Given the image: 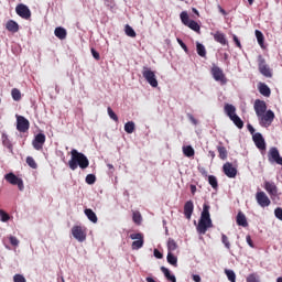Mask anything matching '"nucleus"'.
I'll return each mask as SVG.
<instances>
[{
	"instance_id": "obj_37",
	"label": "nucleus",
	"mask_w": 282,
	"mask_h": 282,
	"mask_svg": "<svg viewBox=\"0 0 282 282\" xmlns=\"http://www.w3.org/2000/svg\"><path fill=\"white\" fill-rule=\"evenodd\" d=\"M124 32H126L127 36H130V39H135V36H137L135 31L129 24H127L124 26Z\"/></svg>"
},
{
	"instance_id": "obj_33",
	"label": "nucleus",
	"mask_w": 282,
	"mask_h": 282,
	"mask_svg": "<svg viewBox=\"0 0 282 282\" xmlns=\"http://www.w3.org/2000/svg\"><path fill=\"white\" fill-rule=\"evenodd\" d=\"M208 183L210 184L212 188H214V191H217V188H219V183L217 182V177L215 175L208 176Z\"/></svg>"
},
{
	"instance_id": "obj_51",
	"label": "nucleus",
	"mask_w": 282,
	"mask_h": 282,
	"mask_svg": "<svg viewBox=\"0 0 282 282\" xmlns=\"http://www.w3.org/2000/svg\"><path fill=\"white\" fill-rule=\"evenodd\" d=\"M274 215H275L276 219H280V221H282V208L281 207H276L274 209Z\"/></svg>"
},
{
	"instance_id": "obj_50",
	"label": "nucleus",
	"mask_w": 282,
	"mask_h": 282,
	"mask_svg": "<svg viewBox=\"0 0 282 282\" xmlns=\"http://www.w3.org/2000/svg\"><path fill=\"white\" fill-rule=\"evenodd\" d=\"M176 41H177L178 45L182 47V50H184V52H186V54H188V46H186L184 41H182V39H180V37Z\"/></svg>"
},
{
	"instance_id": "obj_4",
	"label": "nucleus",
	"mask_w": 282,
	"mask_h": 282,
	"mask_svg": "<svg viewBox=\"0 0 282 282\" xmlns=\"http://www.w3.org/2000/svg\"><path fill=\"white\" fill-rule=\"evenodd\" d=\"M210 74L214 80H216V83H220V85H226V83H228V78H226V74H224V69H221L219 66L215 64L210 68Z\"/></svg>"
},
{
	"instance_id": "obj_55",
	"label": "nucleus",
	"mask_w": 282,
	"mask_h": 282,
	"mask_svg": "<svg viewBox=\"0 0 282 282\" xmlns=\"http://www.w3.org/2000/svg\"><path fill=\"white\" fill-rule=\"evenodd\" d=\"M154 257H155L156 259H162V257H164V256L162 254V252H160V250L154 249Z\"/></svg>"
},
{
	"instance_id": "obj_12",
	"label": "nucleus",
	"mask_w": 282,
	"mask_h": 282,
	"mask_svg": "<svg viewBox=\"0 0 282 282\" xmlns=\"http://www.w3.org/2000/svg\"><path fill=\"white\" fill-rule=\"evenodd\" d=\"M17 129L20 133H25L30 130V121L23 116H17Z\"/></svg>"
},
{
	"instance_id": "obj_59",
	"label": "nucleus",
	"mask_w": 282,
	"mask_h": 282,
	"mask_svg": "<svg viewBox=\"0 0 282 282\" xmlns=\"http://www.w3.org/2000/svg\"><path fill=\"white\" fill-rule=\"evenodd\" d=\"M189 188H191L192 195H195V193H197V186L196 185H191Z\"/></svg>"
},
{
	"instance_id": "obj_16",
	"label": "nucleus",
	"mask_w": 282,
	"mask_h": 282,
	"mask_svg": "<svg viewBox=\"0 0 282 282\" xmlns=\"http://www.w3.org/2000/svg\"><path fill=\"white\" fill-rule=\"evenodd\" d=\"M269 160L270 162H275L276 164H280V166H282V158H281V154L279 153V149L276 148L270 149Z\"/></svg>"
},
{
	"instance_id": "obj_13",
	"label": "nucleus",
	"mask_w": 282,
	"mask_h": 282,
	"mask_svg": "<svg viewBox=\"0 0 282 282\" xmlns=\"http://www.w3.org/2000/svg\"><path fill=\"white\" fill-rule=\"evenodd\" d=\"M258 118L262 127H270V124H272V122L274 121V112L272 110H268Z\"/></svg>"
},
{
	"instance_id": "obj_19",
	"label": "nucleus",
	"mask_w": 282,
	"mask_h": 282,
	"mask_svg": "<svg viewBox=\"0 0 282 282\" xmlns=\"http://www.w3.org/2000/svg\"><path fill=\"white\" fill-rule=\"evenodd\" d=\"M43 144H45V135L43 133H37L32 145L36 151H41V149H43Z\"/></svg>"
},
{
	"instance_id": "obj_23",
	"label": "nucleus",
	"mask_w": 282,
	"mask_h": 282,
	"mask_svg": "<svg viewBox=\"0 0 282 282\" xmlns=\"http://www.w3.org/2000/svg\"><path fill=\"white\" fill-rule=\"evenodd\" d=\"M236 223L238 226H242V228H248V219L246 218V214L242 212L238 213Z\"/></svg>"
},
{
	"instance_id": "obj_57",
	"label": "nucleus",
	"mask_w": 282,
	"mask_h": 282,
	"mask_svg": "<svg viewBox=\"0 0 282 282\" xmlns=\"http://www.w3.org/2000/svg\"><path fill=\"white\" fill-rule=\"evenodd\" d=\"M192 279L194 282H202V276L197 275V274H193Z\"/></svg>"
},
{
	"instance_id": "obj_45",
	"label": "nucleus",
	"mask_w": 282,
	"mask_h": 282,
	"mask_svg": "<svg viewBox=\"0 0 282 282\" xmlns=\"http://www.w3.org/2000/svg\"><path fill=\"white\" fill-rule=\"evenodd\" d=\"M221 241L225 248H227V250H230V240H228V236H226V234L221 235Z\"/></svg>"
},
{
	"instance_id": "obj_53",
	"label": "nucleus",
	"mask_w": 282,
	"mask_h": 282,
	"mask_svg": "<svg viewBox=\"0 0 282 282\" xmlns=\"http://www.w3.org/2000/svg\"><path fill=\"white\" fill-rule=\"evenodd\" d=\"M91 55L94 57L95 61H100V53H98L97 51H95L94 48H91Z\"/></svg>"
},
{
	"instance_id": "obj_29",
	"label": "nucleus",
	"mask_w": 282,
	"mask_h": 282,
	"mask_svg": "<svg viewBox=\"0 0 282 282\" xmlns=\"http://www.w3.org/2000/svg\"><path fill=\"white\" fill-rule=\"evenodd\" d=\"M183 153H184L185 158H194L195 149H193V147H191V145L183 147Z\"/></svg>"
},
{
	"instance_id": "obj_56",
	"label": "nucleus",
	"mask_w": 282,
	"mask_h": 282,
	"mask_svg": "<svg viewBox=\"0 0 282 282\" xmlns=\"http://www.w3.org/2000/svg\"><path fill=\"white\" fill-rule=\"evenodd\" d=\"M234 43H236V45L241 48V42L239 41V37H237V35H234Z\"/></svg>"
},
{
	"instance_id": "obj_31",
	"label": "nucleus",
	"mask_w": 282,
	"mask_h": 282,
	"mask_svg": "<svg viewBox=\"0 0 282 282\" xmlns=\"http://www.w3.org/2000/svg\"><path fill=\"white\" fill-rule=\"evenodd\" d=\"M196 52H197L198 56H202V58H205V56H206V46H204V44L197 42L196 43Z\"/></svg>"
},
{
	"instance_id": "obj_30",
	"label": "nucleus",
	"mask_w": 282,
	"mask_h": 282,
	"mask_svg": "<svg viewBox=\"0 0 282 282\" xmlns=\"http://www.w3.org/2000/svg\"><path fill=\"white\" fill-rule=\"evenodd\" d=\"M217 151L219 153L220 160H227L228 159V150H226V147L224 145H218Z\"/></svg>"
},
{
	"instance_id": "obj_14",
	"label": "nucleus",
	"mask_w": 282,
	"mask_h": 282,
	"mask_svg": "<svg viewBox=\"0 0 282 282\" xmlns=\"http://www.w3.org/2000/svg\"><path fill=\"white\" fill-rule=\"evenodd\" d=\"M253 109L256 111V116L259 118L260 116H263L265 111H268V105L261 99H256Z\"/></svg>"
},
{
	"instance_id": "obj_27",
	"label": "nucleus",
	"mask_w": 282,
	"mask_h": 282,
	"mask_svg": "<svg viewBox=\"0 0 282 282\" xmlns=\"http://www.w3.org/2000/svg\"><path fill=\"white\" fill-rule=\"evenodd\" d=\"M256 34V39L258 41V45H260V47H265V36H263V33L259 30L254 31Z\"/></svg>"
},
{
	"instance_id": "obj_64",
	"label": "nucleus",
	"mask_w": 282,
	"mask_h": 282,
	"mask_svg": "<svg viewBox=\"0 0 282 282\" xmlns=\"http://www.w3.org/2000/svg\"><path fill=\"white\" fill-rule=\"evenodd\" d=\"M276 282H282V276L278 278Z\"/></svg>"
},
{
	"instance_id": "obj_60",
	"label": "nucleus",
	"mask_w": 282,
	"mask_h": 282,
	"mask_svg": "<svg viewBox=\"0 0 282 282\" xmlns=\"http://www.w3.org/2000/svg\"><path fill=\"white\" fill-rule=\"evenodd\" d=\"M218 10H219L220 14H223L224 17H226L228 14V12H226L224 10V8H221V6H218Z\"/></svg>"
},
{
	"instance_id": "obj_9",
	"label": "nucleus",
	"mask_w": 282,
	"mask_h": 282,
	"mask_svg": "<svg viewBox=\"0 0 282 282\" xmlns=\"http://www.w3.org/2000/svg\"><path fill=\"white\" fill-rule=\"evenodd\" d=\"M4 180L9 184H12V186H18L19 191H23V188H25V186L23 185V178L15 176V174L12 172L6 174Z\"/></svg>"
},
{
	"instance_id": "obj_35",
	"label": "nucleus",
	"mask_w": 282,
	"mask_h": 282,
	"mask_svg": "<svg viewBox=\"0 0 282 282\" xmlns=\"http://www.w3.org/2000/svg\"><path fill=\"white\" fill-rule=\"evenodd\" d=\"M167 250L169 252H175L177 250V242L173 238H170L167 241Z\"/></svg>"
},
{
	"instance_id": "obj_32",
	"label": "nucleus",
	"mask_w": 282,
	"mask_h": 282,
	"mask_svg": "<svg viewBox=\"0 0 282 282\" xmlns=\"http://www.w3.org/2000/svg\"><path fill=\"white\" fill-rule=\"evenodd\" d=\"M167 263L174 268H177V258L175 254H173V252H167Z\"/></svg>"
},
{
	"instance_id": "obj_24",
	"label": "nucleus",
	"mask_w": 282,
	"mask_h": 282,
	"mask_svg": "<svg viewBox=\"0 0 282 282\" xmlns=\"http://www.w3.org/2000/svg\"><path fill=\"white\" fill-rule=\"evenodd\" d=\"M54 34L59 41H65L67 39V30L63 26H57L54 31Z\"/></svg>"
},
{
	"instance_id": "obj_58",
	"label": "nucleus",
	"mask_w": 282,
	"mask_h": 282,
	"mask_svg": "<svg viewBox=\"0 0 282 282\" xmlns=\"http://www.w3.org/2000/svg\"><path fill=\"white\" fill-rule=\"evenodd\" d=\"M247 129H248V131L251 133V135H254V127H252V124H248L247 126Z\"/></svg>"
},
{
	"instance_id": "obj_54",
	"label": "nucleus",
	"mask_w": 282,
	"mask_h": 282,
	"mask_svg": "<svg viewBox=\"0 0 282 282\" xmlns=\"http://www.w3.org/2000/svg\"><path fill=\"white\" fill-rule=\"evenodd\" d=\"M246 241L248 246H250V248H254V242H252V238L250 237V235L246 236Z\"/></svg>"
},
{
	"instance_id": "obj_44",
	"label": "nucleus",
	"mask_w": 282,
	"mask_h": 282,
	"mask_svg": "<svg viewBox=\"0 0 282 282\" xmlns=\"http://www.w3.org/2000/svg\"><path fill=\"white\" fill-rule=\"evenodd\" d=\"M107 111H108L109 118H111V120H113L115 122H118V115L113 112V109H111V107H108Z\"/></svg>"
},
{
	"instance_id": "obj_49",
	"label": "nucleus",
	"mask_w": 282,
	"mask_h": 282,
	"mask_svg": "<svg viewBox=\"0 0 282 282\" xmlns=\"http://www.w3.org/2000/svg\"><path fill=\"white\" fill-rule=\"evenodd\" d=\"M13 282H28V280H25V276H23V274H15L13 275Z\"/></svg>"
},
{
	"instance_id": "obj_40",
	"label": "nucleus",
	"mask_w": 282,
	"mask_h": 282,
	"mask_svg": "<svg viewBox=\"0 0 282 282\" xmlns=\"http://www.w3.org/2000/svg\"><path fill=\"white\" fill-rule=\"evenodd\" d=\"M180 17L182 23H184L185 25H187L192 21L191 18L188 17V12L186 11L181 12Z\"/></svg>"
},
{
	"instance_id": "obj_20",
	"label": "nucleus",
	"mask_w": 282,
	"mask_h": 282,
	"mask_svg": "<svg viewBox=\"0 0 282 282\" xmlns=\"http://www.w3.org/2000/svg\"><path fill=\"white\" fill-rule=\"evenodd\" d=\"M193 210H195V205L193 204V200H187L184 205V216L187 219H191V217H193Z\"/></svg>"
},
{
	"instance_id": "obj_52",
	"label": "nucleus",
	"mask_w": 282,
	"mask_h": 282,
	"mask_svg": "<svg viewBox=\"0 0 282 282\" xmlns=\"http://www.w3.org/2000/svg\"><path fill=\"white\" fill-rule=\"evenodd\" d=\"M9 241H10L11 246H15V247L19 246V239H17V237H14V236H10Z\"/></svg>"
},
{
	"instance_id": "obj_38",
	"label": "nucleus",
	"mask_w": 282,
	"mask_h": 282,
	"mask_svg": "<svg viewBox=\"0 0 282 282\" xmlns=\"http://www.w3.org/2000/svg\"><path fill=\"white\" fill-rule=\"evenodd\" d=\"M132 220L134 224H137V226H140L142 224V215L140 214V212L133 213Z\"/></svg>"
},
{
	"instance_id": "obj_8",
	"label": "nucleus",
	"mask_w": 282,
	"mask_h": 282,
	"mask_svg": "<svg viewBox=\"0 0 282 282\" xmlns=\"http://www.w3.org/2000/svg\"><path fill=\"white\" fill-rule=\"evenodd\" d=\"M142 76L151 85V87H158V78L155 77V72L151 70V68L144 66L142 70Z\"/></svg>"
},
{
	"instance_id": "obj_26",
	"label": "nucleus",
	"mask_w": 282,
	"mask_h": 282,
	"mask_svg": "<svg viewBox=\"0 0 282 282\" xmlns=\"http://www.w3.org/2000/svg\"><path fill=\"white\" fill-rule=\"evenodd\" d=\"M161 272L164 274L165 279L171 282H177V278L174 274H171V270L166 267H161Z\"/></svg>"
},
{
	"instance_id": "obj_42",
	"label": "nucleus",
	"mask_w": 282,
	"mask_h": 282,
	"mask_svg": "<svg viewBox=\"0 0 282 282\" xmlns=\"http://www.w3.org/2000/svg\"><path fill=\"white\" fill-rule=\"evenodd\" d=\"M26 164L31 167V169H37L39 165L36 164V161H34V158L32 156H28L26 158Z\"/></svg>"
},
{
	"instance_id": "obj_15",
	"label": "nucleus",
	"mask_w": 282,
	"mask_h": 282,
	"mask_svg": "<svg viewBox=\"0 0 282 282\" xmlns=\"http://www.w3.org/2000/svg\"><path fill=\"white\" fill-rule=\"evenodd\" d=\"M15 12L19 17H21V19H30L32 17V12L25 4H18Z\"/></svg>"
},
{
	"instance_id": "obj_61",
	"label": "nucleus",
	"mask_w": 282,
	"mask_h": 282,
	"mask_svg": "<svg viewBox=\"0 0 282 282\" xmlns=\"http://www.w3.org/2000/svg\"><path fill=\"white\" fill-rule=\"evenodd\" d=\"M189 120H191V122H193V124H197V119H195V117H193V115H189Z\"/></svg>"
},
{
	"instance_id": "obj_46",
	"label": "nucleus",
	"mask_w": 282,
	"mask_h": 282,
	"mask_svg": "<svg viewBox=\"0 0 282 282\" xmlns=\"http://www.w3.org/2000/svg\"><path fill=\"white\" fill-rule=\"evenodd\" d=\"M0 219L1 221H10V215L6 212H3V209H0Z\"/></svg>"
},
{
	"instance_id": "obj_25",
	"label": "nucleus",
	"mask_w": 282,
	"mask_h": 282,
	"mask_svg": "<svg viewBox=\"0 0 282 282\" xmlns=\"http://www.w3.org/2000/svg\"><path fill=\"white\" fill-rule=\"evenodd\" d=\"M6 29L8 32H12L14 34L19 32V23H17L14 20H9L6 24Z\"/></svg>"
},
{
	"instance_id": "obj_5",
	"label": "nucleus",
	"mask_w": 282,
	"mask_h": 282,
	"mask_svg": "<svg viewBox=\"0 0 282 282\" xmlns=\"http://www.w3.org/2000/svg\"><path fill=\"white\" fill-rule=\"evenodd\" d=\"M72 235H73L74 239L79 241V243H83V241H86V239H87V228H85L83 226H78V225L73 226Z\"/></svg>"
},
{
	"instance_id": "obj_2",
	"label": "nucleus",
	"mask_w": 282,
	"mask_h": 282,
	"mask_svg": "<svg viewBox=\"0 0 282 282\" xmlns=\"http://www.w3.org/2000/svg\"><path fill=\"white\" fill-rule=\"evenodd\" d=\"M70 155H72V158L68 161L70 171H76V169H78V166L82 170L88 169L89 159H87V156L84 153L78 152V150H76V149H73L70 151Z\"/></svg>"
},
{
	"instance_id": "obj_21",
	"label": "nucleus",
	"mask_w": 282,
	"mask_h": 282,
	"mask_svg": "<svg viewBox=\"0 0 282 282\" xmlns=\"http://www.w3.org/2000/svg\"><path fill=\"white\" fill-rule=\"evenodd\" d=\"M258 90L261 94V96H264L265 98H270L272 90L265 83H259L258 84Z\"/></svg>"
},
{
	"instance_id": "obj_39",
	"label": "nucleus",
	"mask_w": 282,
	"mask_h": 282,
	"mask_svg": "<svg viewBox=\"0 0 282 282\" xmlns=\"http://www.w3.org/2000/svg\"><path fill=\"white\" fill-rule=\"evenodd\" d=\"M11 96L13 100H15V102H19V100H21V90H19L18 88H13L11 90Z\"/></svg>"
},
{
	"instance_id": "obj_63",
	"label": "nucleus",
	"mask_w": 282,
	"mask_h": 282,
	"mask_svg": "<svg viewBox=\"0 0 282 282\" xmlns=\"http://www.w3.org/2000/svg\"><path fill=\"white\" fill-rule=\"evenodd\" d=\"M145 281H147V282H156V281H154V279L151 278V276L145 278Z\"/></svg>"
},
{
	"instance_id": "obj_6",
	"label": "nucleus",
	"mask_w": 282,
	"mask_h": 282,
	"mask_svg": "<svg viewBox=\"0 0 282 282\" xmlns=\"http://www.w3.org/2000/svg\"><path fill=\"white\" fill-rule=\"evenodd\" d=\"M258 69L265 78H272V69L268 66L265 58L261 55L258 56Z\"/></svg>"
},
{
	"instance_id": "obj_34",
	"label": "nucleus",
	"mask_w": 282,
	"mask_h": 282,
	"mask_svg": "<svg viewBox=\"0 0 282 282\" xmlns=\"http://www.w3.org/2000/svg\"><path fill=\"white\" fill-rule=\"evenodd\" d=\"M124 131L126 133H133L135 131V123L133 121H128L124 124Z\"/></svg>"
},
{
	"instance_id": "obj_28",
	"label": "nucleus",
	"mask_w": 282,
	"mask_h": 282,
	"mask_svg": "<svg viewBox=\"0 0 282 282\" xmlns=\"http://www.w3.org/2000/svg\"><path fill=\"white\" fill-rule=\"evenodd\" d=\"M86 217L91 221L93 224H98V216H96V213H94L91 209H85L84 210Z\"/></svg>"
},
{
	"instance_id": "obj_10",
	"label": "nucleus",
	"mask_w": 282,
	"mask_h": 282,
	"mask_svg": "<svg viewBox=\"0 0 282 282\" xmlns=\"http://www.w3.org/2000/svg\"><path fill=\"white\" fill-rule=\"evenodd\" d=\"M256 200L261 208H268V206L272 204V200H270V197H268V194H265V192L263 191H259L256 193Z\"/></svg>"
},
{
	"instance_id": "obj_43",
	"label": "nucleus",
	"mask_w": 282,
	"mask_h": 282,
	"mask_svg": "<svg viewBox=\"0 0 282 282\" xmlns=\"http://www.w3.org/2000/svg\"><path fill=\"white\" fill-rule=\"evenodd\" d=\"M2 144L3 147H7V149H12V143L7 134H2Z\"/></svg>"
},
{
	"instance_id": "obj_48",
	"label": "nucleus",
	"mask_w": 282,
	"mask_h": 282,
	"mask_svg": "<svg viewBox=\"0 0 282 282\" xmlns=\"http://www.w3.org/2000/svg\"><path fill=\"white\" fill-rule=\"evenodd\" d=\"M247 282H259V275L257 273H251L247 276Z\"/></svg>"
},
{
	"instance_id": "obj_7",
	"label": "nucleus",
	"mask_w": 282,
	"mask_h": 282,
	"mask_svg": "<svg viewBox=\"0 0 282 282\" xmlns=\"http://www.w3.org/2000/svg\"><path fill=\"white\" fill-rule=\"evenodd\" d=\"M263 188L270 195L272 202H275L276 197H279V187H276V184L274 182L264 181Z\"/></svg>"
},
{
	"instance_id": "obj_22",
	"label": "nucleus",
	"mask_w": 282,
	"mask_h": 282,
	"mask_svg": "<svg viewBox=\"0 0 282 282\" xmlns=\"http://www.w3.org/2000/svg\"><path fill=\"white\" fill-rule=\"evenodd\" d=\"M213 36L216 43H220V45H228V40H226V34L217 31L216 33L213 34Z\"/></svg>"
},
{
	"instance_id": "obj_11",
	"label": "nucleus",
	"mask_w": 282,
	"mask_h": 282,
	"mask_svg": "<svg viewBox=\"0 0 282 282\" xmlns=\"http://www.w3.org/2000/svg\"><path fill=\"white\" fill-rule=\"evenodd\" d=\"M130 239L133 240L132 242V250H140L144 246V235L138 232V234H131Z\"/></svg>"
},
{
	"instance_id": "obj_17",
	"label": "nucleus",
	"mask_w": 282,
	"mask_h": 282,
	"mask_svg": "<svg viewBox=\"0 0 282 282\" xmlns=\"http://www.w3.org/2000/svg\"><path fill=\"white\" fill-rule=\"evenodd\" d=\"M223 171L227 177L235 178L237 177V170L232 166V163L227 162L223 166Z\"/></svg>"
},
{
	"instance_id": "obj_62",
	"label": "nucleus",
	"mask_w": 282,
	"mask_h": 282,
	"mask_svg": "<svg viewBox=\"0 0 282 282\" xmlns=\"http://www.w3.org/2000/svg\"><path fill=\"white\" fill-rule=\"evenodd\" d=\"M208 155L209 158H212V160H215V156H216L215 151H209Z\"/></svg>"
},
{
	"instance_id": "obj_41",
	"label": "nucleus",
	"mask_w": 282,
	"mask_h": 282,
	"mask_svg": "<svg viewBox=\"0 0 282 282\" xmlns=\"http://www.w3.org/2000/svg\"><path fill=\"white\" fill-rule=\"evenodd\" d=\"M186 26L194 32H199L200 30L199 23L195 22L194 20H192Z\"/></svg>"
},
{
	"instance_id": "obj_36",
	"label": "nucleus",
	"mask_w": 282,
	"mask_h": 282,
	"mask_svg": "<svg viewBox=\"0 0 282 282\" xmlns=\"http://www.w3.org/2000/svg\"><path fill=\"white\" fill-rule=\"evenodd\" d=\"M225 274L228 278V281L237 282V274H235V271L226 269Z\"/></svg>"
},
{
	"instance_id": "obj_47",
	"label": "nucleus",
	"mask_w": 282,
	"mask_h": 282,
	"mask_svg": "<svg viewBox=\"0 0 282 282\" xmlns=\"http://www.w3.org/2000/svg\"><path fill=\"white\" fill-rule=\"evenodd\" d=\"M86 184H89V185L96 184V175H94V174H88V175L86 176Z\"/></svg>"
},
{
	"instance_id": "obj_18",
	"label": "nucleus",
	"mask_w": 282,
	"mask_h": 282,
	"mask_svg": "<svg viewBox=\"0 0 282 282\" xmlns=\"http://www.w3.org/2000/svg\"><path fill=\"white\" fill-rule=\"evenodd\" d=\"M253 142L260 151H265V139H263V135L261 133H254L253 137Z\"/></svg>"
},
{
	"instance_id": "obj_1",
	"label": "nucleus",
	"mask_w": 282,
	"mask_h": 282,
	"mask_svg": "<svg viewBox=\"0 0 282 282\" xmlns=\"http://www.w3.org/2000/svg\"><path fill=\"white\" fill-rule=\"evenodd\" d=\"M208 228H213V219H210V205L204 204L196 230L198 235H206Z\"/></svg>"
},
{
	"instance_id": "obj_3",
	"label": "nucleus",
	"mask_w": 282,
	"mask_h": 282,
	"mask_svg": "<svg viewBox=\"0 0 282 282\" xmlns=\"http://www.w3.org/2000/svg\"><path fill=\"white\" fill-rule=\"evenodd\" d=\"M225 113L238 129H243V120L237 116V108L230 104L225 105Z\"/></svg>"
}]
</instances>
